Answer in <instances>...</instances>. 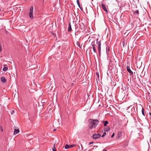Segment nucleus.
Wrapping results in <instances>:
<instances>
[{
	"instance_id": "nucleus-8",
	"label": "nucleus",
	"mask_w": 151,
	"mask_h": 151,
	"mask_svg": "<svg viewBox=\"0 0 151 151\" xmlns=\"http://www.w3.org/2000/svg\"><path fill=\"white\" fill-rule=\"evenodd\" d=\"M126 68L128 72L132 75H133V72L130 70L129 66H127L126 67Z\"/></svg>"
},
{
	"instance_id": "nucleus-29",
	"label": "nucleus",
	"mask_w": 151,
	"mask_h": 151,
	"mask_svg": "<svg viewBox=\"0 0 151 151\" xmlns=\"http://www.w3.org/2000/svg\"><path fill=\"white\" fill-rule=\"evenodd\" d=\"M114 136V133L111 136V137L113 138Z\"/></svg>"
},
{
	"instance_id": "nucleus-16",
	"label": "nucleus",
	"mask_w": 151,
	"mask_h": 151,
	"mask_svg": "<svg viewBox=\"0 0 151 151\" xmlns=\"http://www.w3.org/2000/svg\"><path fill=\"white\" fill-rule=\"evenodd\" d=\"M77 4L78 5V7L80 9L82 10V9H81V6H80V3H79V0H77Z\"/></svg>"
},
{
	"instance_id": "nucleus-5",
	"label": "nucleus",
	"mask_w": 151,
	"mask_h": 151,
	"mask_svg": "<svg viewBox=\"0 0 151 151\" xmlns=\"http://www.w3.org/2000/svg\"><path fill=\"white\" fill-rule=\"evenodd\" d=\"M101 134H94L93 135V138L95 139H97L100 137Z\"/></svg>"
},
{
	"instance_id": "nucleus-18",
	"label": "nucleus",
	"mask_w": 151,
	"mask_h": 151,
	"mask_svg": "<svg viewBox=\"0 0 151 151\" xmlns=\"http://www.w3.org/2000/svg\"><path fill=\"white\" fill-rule=\"evenodd\" d=\"M109 47H106V52L107 54L109 53Z\"/></svg>"
},
{
	"instance_id": "nucleus-4",
	"label": "nucleus",
	"mask_w": 151,
	"mask_h": 151,
	"mask_svg": "<svg viewBox=\"0 0 151 151\" xmlns=\"http://www.w3.org/2000/svg\"><path fill=\"white\" fill-rule=\"evenodd\" d=\"M14 132L13 134L15 135L18 133L19 132V129L18 127H14Z\"/></svg>"
},
{
	"instance_id": "nucleus-2",
	"label": "nucleus",
	"mask_w": 151,
	"mask_h": 151,
	"mask_svg": "<svg viewBox=\"0 0 151 151\" xmlns=\"http://www.w3.org/2000/svg\"><path fill=\"white\" fill-rule=\"evenodd\" d=\"M96 42L97 47L99 50V55H100L101 51V40H99V39L97 38L96 40Z\"/></svg>"
},
{
	"instance_id": "nucleus-19",
	"label": "nucleus",
	"mask_w": 151,
	"mask_h": 151,
	"mask_svg": "<svg viewBox=\"0 0 151 151\" xmlns=\"http://www.w3.org/2000/svg\"><path fill=\"white\" fill-rule=\"evenodd\" d=\"M55 143L54 144V145H53V147L52 148V151H56V149H55Z\"/></svg>"
},
{
	"instance_id": "nucleus-6",
	"label": "nucleus",
	"mask_w": 151,
	"mask_h": 151,
	"mask_svg": "<svg viewBox=\"0 0 151 151\" xmlns=\"http://www.w3.org/2000/svg\"><path fill=\"white\" fill-rule=\"evenodd\" d=\"M96 123H90V125L89 126V128L91 129L93 128H95L96 127Z\"/></svg>"
},
{
	"instance_id": "nucleus-27",
	"label": "nucleus",
	"mask_w": 151,
	"mask_h": 151,
	"mask_svg": "<svg viewBox=\"0 0 151 151\" xmlns=\"http://www.w3.org/2000/svg\"><path fill=\"white\" fill-rule=\"evenodd\" d=\"M0 129L1 130V132H3V129L2 128V127L1 126L0 127Z\"/></svg>"
},
{
	"instance_id": "nucleus-15",
	"label": "nucleus",
	"mask_w": 151,
	"mask_h": 151,
	"mask_svg": "<svg viewBox=\"0 0 151 151\" xmlns=\"http://www.w3.org/2000/svg\"><path fill=\"white\" fill-rule=\"evenodd\" d=\"M110 129V128L109 127H106L104 128V131L105 132H107Z\"/></svg>"
},
{
	"instance_id": "nucleus-10",
	"label": "nucleus",
	"mask_w": 151,
	"mask_h": 151,
	"mask_svg": "<svg viewBox=\"0 0 151 151\" xmlns=\"http://www.w3.org/2000/svg\"><path fill=\"white\" fill-rule=\"evenodd\" d=\"M33 7L32 6H31L29 9V13H33Z\"/></svg>"
},
{
	"instance_id": "nucleus-3",
	"label": "nucleus",
	"mask_w": 151,
	"mask_h": 151,
	"mask_svg": "<svg viewBox=\"0 0 151 151\" xmlns=\"http://www.w3.org/2000/svg\"><path fill=\"white\" fill-rule=\"evenodd\" d=\"M91 45L92 46L93 50L94 51V52L96 53H97V51L96 50L95 46H96L95 43V41H93L91 43Z\"/></svg>"
},
{
	"instance_id": "nucleus-22",
	"label": "nucleus",
	"mask_w": 151,
	"mask_h": 151,
	"mask_svg": "<svg viewBox=\"0 0 151 151\" xmlns=\"http://www.w3.org/2000/svg\"><path fill=\"white\" fill-rule=\"evenodd\" d=\"M134 14H137V15L139 14V12L138 10H136L134 12Z\"/></svg>"
},
{
	"instance_id": "nucleus-36",
	"label": "nucleus",
	"mask_w": 151,
	"mask_h": 151,
	"mask_svg": "<svg viewBox=\"0 0 151 151\" xmlns=\"http://www.w3.org/2000/svg\"><path fill=\"white\" fill-rule=\"evenodd\" d=\"M76 29H77V27H75L76 31Z\"/></svg>"
},
{
	"instance_id": "nucleus-21",
	"label": "nucleus",
	"mask_w": 151,
	"mask_h": 151,
	"mask_svg": "<svg viewBox=\"0 0 151 151\" xmlns=\"http://www.w3.org/2000/svg\"><path fill=\"white\" fill-rule=\"evenodd\" d=\"M65 149H68L69 148H70V146H69V145H68L67 144H66L65 147Z\"/></svg>"
},
{
	"instance_id": "nucleus-1",
	"label": "nucleus",
	"mask_w": 151,
	"mask_h": 151,
	"mask_svg": "<svg viewBox=\"0 0 151 151\" xmlns=\"http://www.w3.org/2000/svg\"><path fill=\"white\" fill-rule=\"evenodd\" d=\"M88 123H98L101 122V123H109L107 121H104V120H100L99 119H90L88 120Z\"/></svg>"
},
{
	"instance_id": "nucleus-35",
	"label": "nucleus",
	"mask_w": 151,
	"mask_h": 151,
	"mask_svg": "<svg viewBox=\"0 0 151 151\" xmlns=\"http://www.w3.org/2000/svg\"><path fill=\"white\" fill-rule=\"evenodd\" d=\"M56 130V129H55L53 130V131H55Z\"/></svg>"
},
{
	"instance_id": "nucleus-32",
	"label": "nucleus",
	"mask_w": 151,
	"mask_h": 151,
	"mask_svg": "<svg viewBox=\"0 0 151 151\" xmlns=\"http://www.w3.org/2000/svg\"><path fill=\"white\" fill-rule=\"evenodd\" d=\"M93 142H90L89 143V145H91L92 144H93Z\"/></svg>"
},
{
	"instance_id": "nucleus-23",
	"label": "nucleus",
	"mask_w": 151,
	"mask_h": 151,
	"mask_svg": "<svg viewBox=\"0 0 151 151\" xmlns=\"http://www.w3.org/2000/svg\"><path fill=\"white\" fill-rule=\"evenodd\" d=\"M76 146V145H69V146H70V148H71V147H75Z\"/></svg>"
},
{
	"instance_id": "nucleus-12",
	"label": "nucleus",
	"mask_w": 151,
	"mask_h": 151,
	"mask_svg": "<svg viewBox=\"0 0 151 151\" xmlns=\"http://www.w3.org/2000/svg\"><path fill=\"white\" fill-rule=\"evenodd\" d=\"M60 123H55L54 124H53V126L55 128H57L60 127Z\"/></svg>"
},
{
	"instance_id": "nucleus-9",
	"label": "nucleus",
	"mask_w": 151,
	"mask_h": 151,
	"mask_svg": "<svg viewBox=\"0 0 151 151\" xmlns=\"http://www.w3.org/2000/svg\"><path fill=\"white\" fill-rule=\"evenodd\" d=\"M101 6L103 10L105 12H107V10L106 5L103 3H101Z\"/></svg>"
},
{
	"instance_id": "nucleus-34",
	"label": "nucleus",
	"mask_w": 151,
	"mask_h": 151,
	"mask_svg": "<svg viewBox=\"0 0 151 151\" xmlns=\"http://www.w3.org/2000/svg\"><path fill=\"white\" fill-rule=\"evenodd\" d=\"M130 106H129V107H128V108H127V109H129V108H130Z\"/></svg>"
},
{
	"instance_id": "nucleus-14",
	"label": "nucleus",
	"mask_w": 151,
	"mask_h": 151,
	"mask_svg": "<svg viewBox=\"0 0 151 151\" xmlns=\"http://www.w3.org/2000/svg\"><path fill=\"white\" fill-rule=\"evenodd\" d=\"M29 15L30 19H33V13H29Z\"/></svg>"
},
{
	"instance_id": "nucleus-31",
	"label": "nucleus",
	"mask_w": 151,
	"mask_h": 151,
	"mask_svg": "<svg viewBox=\"0 0 151 151\" xmlns=\"http://www.w3.org/2000/svg\"><path fill=\"white\" fill-rule=\"evenodd\" d=\"M133 109L134 110H135V108L133 107V108H132V109Z\"/></svg>"
},
{
	"instance_id": "nucleus-17",
	"label": "nucleus",
	"mask_w": 151,
	"mask_h": 151,
	"mask_svg": "<svg viewBox=\"0 0 151 151\" xmlns=\"http://www.w3.org/2000/svg\"><path fill=\"white\" fill-rule=\"evenodd\" d=\"M8 69V68L6 67H4L3 69V70L4 71H6Z\"/></svg>"
},
{
	"instance_id": "nucleus-13",
	"label": "nucleus",
	"mask_w": 151,
	"mask_h": 151,
	"mask_svg": "<svg viewBox=\"0 0 151 151\" xmlns=\"http://www.w3.org/2000/svg\"><path fill=\"white\" fill-rule=\"evenodd\" d=\"M1 82L3 83H5L6 81V80L4 77H1Z\"/></svg>"
},
{
	"instance_id": "nucleus-30",
	"label": "nucleus",
	"mask_w": 151,
	"mask_h": 151,
	"mask_svg": "<svg viewBox=\"0 0 151 151\" xmlns=\"http://www.w3.org/2000/svg\"><path fill=\"white\" fill-rule=\"evenodd\" d=\"M107 124V123H104V126H106Z\"/></svg>"
},
{
	"instance_id": "nucleus-37",
	"label": "nucleus",
	"mask_w": 151,
	"mask_h": 151,
	"mask_svg": "<svg viewBox=\"0 0 151 151\" xmlns=\"http://www.w3.org/2000/svg\"><path fill=\"white\" fill-rule=\"evenodd\" d=\"M128 121H127V123H128Z\"/></svg>"
},
{
	"instance_id": "nucleus-28",
	"label": "nucleus",
	"mask_w": 151,
	"mask_h": 151,
	"mask_svg": "<svg viewBox=\"0 0 151 151\" xmlns=\"http://www.w3.org/2000/svg\"><path fill=\"white\" fill-rule=\"evenodd\" d=\"M14 113V110H12L11 112V114L12 115V114H13Z\"/></svg>"
},
{
	"instance_id": "nucleus-20",
	"label": "nucleus",
	"mask_w": 151,
	"mask_h": 151,
	"mask_svg": "<svg viewBox=\"0 0 151 151\" xmlns=\"http://www.w3.org/2000/svg\"><path fill=\"white\" fill-rule=\"evenodd\" d=\"M144 111H145V110H144V108H142V114L143 115L145 116V114H144Z\"/></svg>"
},
{
	"instance_id": "nucleus-26",
	"label": "nucleus",
	"mask_w": 151,
	"mask_h": 151,
	"mask_svg": "<svg viewBox=\"0 0 151 151\" xmlns=\"http://www.w3.org/2000/svg\"><path fill=\"white\" fill-rule=\"evenodd\" d=\"M96 74L97 75V77L99 78V74L98 72H96Z\"/></svg>"
},
{
	"instance_id": "nucleus-25",
	"label": "nucleus",
	"mask_w": 151,
	"mask_h": 151,
	"mask_svg": "<svg viewBox=\"0 0 151 151\" xmlns=\"http://www.w3.org/2000/svg\"><path fill=\"white\" fill-rule=\"evenodd\" d=\"M106 134V132H104L103 133V134L102 135V137H104Z\"/></svg>"
},
{
	"instance_id": "nucleus-7",
	"label": "nucleus",
	"mask_w": 151,
	"mask_h": 151,
	"mask_svg": "<svg viewBox=\"0 0 151 151\" xmlns=\"http://www.w3.org/2000/svg\"><path fill=\"white\" fill-rule=\"evenodd\" d=\"M78 27L80 29H81V30H82L83 29L84 27V24L82 23L79 24L77 27Z\"/></svg>"
},
{
	"instance_id": "nucleus-33",
	"label": "nucleus",
	"mask_w": 151,
	"mask_h": 151,
	"mask_svg": "<svg viewBox=\"0 0 151 151\" xmlns=\"http://www.w3.org/2000/svg\"><path fill=\"white\" fill-rule=\"evenodd\" d=\"M103 151H107L106 150H105V149H104Z\"/></svg>"
},
{
	"instance_id": "nucleus-24",
	"label": "nucleus",
	"mask_w": 151,
	"mask_h": 151,
	"mask_svg": "<svg viewBox=\"0 0 151 151\" xmlns=\"http://www.w3.org/2000/svg\"><path fill=\"white\" fill-rule=\"evenodd\" d=\"M119 133L117 135V137L118 138H119L121 136V134H120Z\"/></svg>"
},
{
	"instance_id": "nucleus-11",
	"label": "nucleus",
	"mask_w": 151,
	"mask_h": 151,
	"mask_svg": "<svg viewBox=\"0 0 151 151\" xmlns=\"http://www.w3.org/2000/svg\"><path fill=\"white\" fill-rule=\"evenodd\" d=\"M72 30L70 24V22L69 23V25L68 29V32H70Z\"/></svg>"
}]
</instances>
